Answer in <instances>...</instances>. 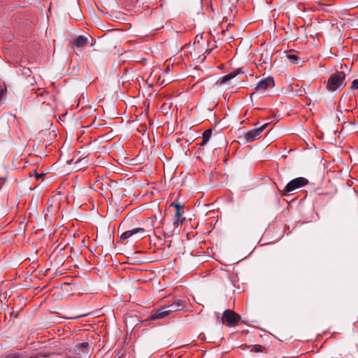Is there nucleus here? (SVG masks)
<instances>
[{
	"label": "nucleus",
	"instance_id": "1",
	"mask_svg": "<svg viewBox=\"0 0 358 358\" xmlns=\"http://www.w3.org/2000/svg\"><path fill=\"white\" fill-rule=\"evenodd\" d=\"M345 80V73L343 71H336L329 76L326 85V89L329 92L341 90L346 85Z\"/></svg>",
	"mask_w": 358,
	"mask_h": 358
},
{
	"label": "nucleus",
	"instance_id": "2",
	"mask_svg": "<svg viewBox=\"0 0 358 358\" xmlns=\"http://www.w3.org/2000/svg\"><path fill=\"white\" fill-rule=\"evenodd\" d=\"M309 183L308 179L303 177L296 178L290 180L282 189H278L282 196L289 195L290 192L301 188Z\"/></svg>",
	"mask_w": 358,
	"mask_h": 358
},
{
	"label": "nucleus",
	"instance_id": "3",
	"mask_svg": "<svg viewBox=\"0 0 358 358\" xmlns=\"http://www.w3.org/2000/svg\"><path fill=\"white\" fill-rule=\"evenodd\" d=\"M241 320V315L235 313L234 310L227 309L224 311L221 317L222 323H227L229 327L236 326Z\"/></svg>",
	"mask_w": 358,
	"mask_h": 358
},
{
	"label": "nucleus",
	"instance_id": "4",
	"mask_svg": "<svg viewBox=\"0 0 358 358\" xmlns=\"http://www.w3.org/2000/svg\"><path fill=\"white\" fill-rule=\"evenodd\" d=\"M269 124V122H266L259 127V128H255L254 129L250 130L245 134V138L246 142H252L257 139H259L262 136V134L263 131L267 127Z\"/></svg>",
	"mask_w": 358,
	"mask_h": 358
},
{
	"label": "nucleus",
	"instance_id": "5",
	"mask_svg": "<svg viewBox=\"0 0 358 358\" xmlns=\"http://www.w3.org/2000/svg\"><path fill=\"white\" fill-rule=\"evenodd\" d=\"M187 306V301L185 299L176 298L173 300V303L168 306L167 309L170 313L176 312L183 310Z\"/></svg>",
	"mask_w": 358,
	"mask_h": 358
},
{
	"label": "nucleus",
	"instance_id": "6",
	"mask_svg": "<svg viewBox=\"0 0 358 358\" xmlns=\"http://www.w3.org/2000/svg\"><path fill=\"white\" fill-rule=\"evenodd\" d=\"M275 85L274 80L272 77H267L261 80L255 87V91L265 90L268 87H273Z\"/></svg>",
	"mask_w": 358,
	"mask_h": 358
},
{
	"label": "nucleus",
	"instance_id": "7",
	"mask_svg": "<svg viewBox=\"0 0 358 358\" xmlns=\"http://www.w3.org/2000/svg\"><path fill=\"white\" fill-rule=\"evenodd\" d=\"M245 73L244 71H242L241 69H237L232 72L229 73L227 75H225L218 80L217 83L220 85L226 84L228 81L235 78L238 74H243Z\"/></svg>",
	"mask_w": 358,
	"mask_h": 358
},
{
	"label": "nucleus",
	"instance_id": "8",
	"mask_svg": "<svg viewBox=\"0 0 358 358\" xmlns=\"http://www.w3.org/2000/svg\"><path fill=\"white\" fill-rule=\"evenodd\" d=\"M170 311L167 309L166 307L162 308L161 309L157 310L154 312L149 317L150 320H159L166 317L170 314Z\"/></svg>",
	"mask_w": 358,
	"mask_h": 358
},
{
	"label": "nucleus",
	"instance_id": "9",
	"mask_svg": "<svg viewBox=\"0 0 358 358\" xmlns=\"http://www.w3.org/2000/svg\"><path fill=\"white\" fill-rule=\"evenodd\" d=\"M144 232H145L144 228H141V227L134 228L131 230H127V231L123 232L120 236V239L126 240L134 234H136L138 233H144Z\"/></svg>",
	"mask_w": 358,
	"mask_h": 358
},
{
	"label": "nucleus",
	"instance_id": "10",
	"mask_svg": "<svg viewBox=\"0 0 358 358\" xmlns=\"http://www.w3.org/2000/svg\"><path fill=\"white\" fill-rule=\"evenodd\" d=\"M88 42V38L85 36H79L72 41V45L77 48H81L85 45Z\"/></svg>",
	"mask_w": 358,
	"mask_h": 358
},
{
	"label": "nucleus",
	"instance_id": "11",
	"mask_svg": "<svg viewBox=\"0 0 358 358\" xmlns=\"http://www.w3.org/2000/svg\"><path fill=\"white\" fill-rule=\"evenodd\" d=\"M212 132H213V131L211 129L205 130L203 131V133L202 134V141L199 143H197V145H199L200 147L205 145L207 143V142L209 141V139L212 135Z\"/></svg>",
	"mask_w": 358,
	"mask_h": 358
},
{
	"label": "nucleus",
	"instance_id": "12",
	"mask_svg": "<svg viewBox=\"0 0 358 358\" xmlns=\"http://www.w3.org/2000/svg\"><path fill=\"white\" fill-rule=\"evenodd\" d=\"M48 96V92L45 91H43L41 93H38L37 91L32 92V96L37 99V102L38 103H45V96Z\"/></svg>",
	"mask_w": 358,
	"mask_h": 358
},
{
	"label": "nucleus",
	"instance_id": "13",
	"mask_svg": "<svg viewBox=\"0 0 358 358\" xmlns=\"http://www.w3.org/2000/svg\"><path fill=\"white\" fill-rule=\"evenodd\" d=\"M185 220V218L182 216L181 211H176L175 212L174 222H173L174 225H176V227H178L179 224H182L184 222Z\"/></svg>",
	"mask_w": 358,
	"mask_h": 358
},
{
	"label": "nucleus",
	"instance_id": "14",
	"mask_svg": "<svg viewBox=\"0 0 358 358\" xmlns=\"http://www.w3.org/2000/svg\"><path fill=\"white\" fill-rule=\"evenodd\" d=\"M251 352H264L266 351V348L261 345H252L248 346Z\"/></svg>",
	"mask_w": 358,
	"mask_h": 358
},
{
	"label": "nucleus",
	"instance_id": "15",
	"mask_svg": "<svg viewBox=\"0 0 358 358\" xmlns=\"http://www.w3.org/2000/svg\"><path fill=\"white\" fill-rule=\"evenodd\" d=\"M88 342H83L77 343L75 345V351L76 353H80V352H83V349L89 348Z\"/></svg>",
	"mask_w": 358,
	"mask_h": 358
},
{
	"label": "nucleus",
	"instance_id": "16",
	"mask_svg": "<svg viewBox=\"0 0 358 358\" xmlns=\"http://www.w3.org/2000/svg\"><path fill=\"white\" fill-rule=\"evenodd\" d=\"M287 58L293 64H298L299 58L296 55H287Z\"/></svg>",
	"mask_w": 358,
	"mask_h": 358
},
{
	"label": "nucleus",
	"instance_id": "17",
	"mask_svg": "<svg viewBox=\"0 0 358 358\" xmlns=\"http://www.w3.org/2000/svg\"><path fill=\"white\" fill-rule=\"evenodd\" d=\"M19 73H21L22 74H23L26 76H30L31 73V71L29 68L21 67L19 69Z\"/></svg>",
	"mask_w": 358,
	"mask_h": 358
},
{
	"label": "nucleus",
	"instance_id": "18",
	"mask_svg": "<svg viewBox=\"0 0 358 358\" xmlns=\"http://www.w3.org/2000/svg\"><path fill=\"white\" fill-rule=\"evenodd\" d=\"M174 207L176 208V211H181L183 209V205L180 203L173 202L171 203L170 207Z\"/></svg>",
	"mask_w": 358,
	"mask_h": 358
},
{
	"label": "nucleus",
	"instance_id": "19",
	"mask_svg": "<svg viewBox=\"0 0 358 358\" xmlns=\"http://www.w3.org/2000/svg\"><path fill=\"white\" fill-rule=\"evenodd\" d=\"M358 89V80L355 79L352 83L351 90H355Z\"/></svg>",
	"mask_w": 358,
	"mask_h": 358
},
{
	"label": "nucleus",
	"instance_id": "20",
	"mask_svg": "<svg viewBox=\"0 0 358 358\" xmlns=\"http://www.w3.org/2000/svg\"><path fill=\"white\" fill-rule=\"evenodd\" d=\"M6 358H22V357L19 355L12 354V355H7Z\"/></svg>",
	"mask_w": 358,
	"mask_h": 358
},
{
	"label": "nucleus",
	"instance_id": "21",
	"mask_svg": "<svg viewBox=\"0 0 358 358\" xmlns=\"http://www.w3.org/2000/svg\"><path fill=\"white\" fill-rule=\"evenodd\" d=\"M43 176V173H41V174H38L36 172V176L37 178H39L41 177H42Z\"/></svg>",
	"mask_w": 358,
	"mask_h": 358
},
{
	"label": "nucleus",
	"instance_id": "22",
	"mask_svg": "<svg viewBox=\"0 0 358 358\" xmlns=\"http://www.w3.org/2000/svg\"><path fill=\"white\" fill-rule=\"evenodd\" d=\"M162 235H163L164 237H166V232L162 231Z\"/></svg>",
	"mask_w": 358,
	"mask_h": 358
}]
</instances>
